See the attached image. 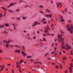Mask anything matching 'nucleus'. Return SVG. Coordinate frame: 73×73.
<instances>
[{
  "label": "nucleus",
  "mask_w": 73,
  "mask_h": 73,
  "mask_svg": "<svg viewBox=\"0 0 73 73\" xmlns=\"http://www.w3.org/2000/svg\"><path fill=\"white\" fill-rule=\"evenodd\" d=\"M66 28H68L67 29V31H70V33H71V34H72V33H73V25H70V27H69V25L68 24L66 25Z\"/></svg>",
  "instance_id": "1"
},
{
  "label": "nucleus",
  "mask_w": 73,
  "mask_h": 73,
  "mask_svg": "<svg viewBox=\"0 0 73 73\" xmlns=\"http://www.w3.org/2000/svg\"><path fill=\"white\" fill-rule=\"evenodd\" d=\"M48 30H50V29L49 28L48 25H47V27L45 28V29L44 30V32H45L46 33H48Z\"/></svg>",
  "instance_id": "2"
},
{
  "label": "nucleus",
  "mask_w": 73,
  "mask_h": 73,
  "mask_svg": "<svg viewBox=\"0 0 73 73\" xmlns=\"http://www.w3.org/2000/svg\"><path fill=\"white\" fill-rule=\"evenodd\" d=\"M64 43H65V41H63L62 42V43L61 44L62 46H61V48H62V49H66L65 47V44H64Z\"/></svg>",
  "instance_id": "3"
},
{
  "label": "nucleus",
  "mask_w": 73,
  "mask_h": 73,
  "mask_svg": "<svg viewBox=\"0 0 73 73\" xmlns=\"http://www.w3.org/2000/svg\"><path fill=\"white\" fill-rule=\"evenodd\" d=\"M66 46L67 48H66V49H67V50H69V49H71V46H68V44H66Z\"/></svg>",
  "instance_id": "4"
},
{
  "label": "nucleus",
  "mask_w": 73,
  "mask_h": 73,
  "mask_svg": "<svg viewBox=\"0 0 73 73\" xmlns=\"http://www.w3.org/2000/svg\"><path fill=\"white\" fill-rule=\"evenodd\" d=\"M37 21H35L34 23V24L33 25V27H34L35 26V25H36L37 24Z\"/></svg>",
  "instance_id": "5"
},
{
  "label": "nucleus",
  "mask_w": 73,
  "mask_h": 73,
  "mask_svg": "<svg viewBox=\"0 0 73 73\" xmlns=\"http://www.w3.org/2000/svg\"><path fill=\"white\" fill-rule=\"evenodd\" d=\"M22 54L23 56H24V57H25L26 56H27V54H25V53H24V52L23 51H22Z\"/></svg>",
  "instance_id": "6"
},
{
  "label": "nucleus",
  "mask_w": 73,
  "mask_h": 73,
  "mask_svg": "<svg viewBox=\"0 0 73 73\" xmlns=\"http://www.w3.org/2000/svg\"><path fill=\"white\" fill-rule=\"evenodd\" d=\"M19 71L20 73H22V71L21 70V66L20 65H19Z\"/></svg>",
  "instance_id": "7"
},
{
  "label": "nucleus",
  "mask_w": 73,
  "mask_h": 73,
  "mask_svg": "<svg viewBox=\"0 0 73 73\" xmlns=\"http://www.w3.org/2000/svg\"><path fill=\"white\" fill-rule=\"evenodd\" d=\"M6 46L7 48H8L9 46V44L8 43V41H6Z\"/></svg>",
  "instance_id": "8"
},
{
  "label": "nucleus",
  "mask_w": 73,
  "mask_h": 73,
  "mask_svg": "<svg viewBox=\"0 0 73 73\" xmlns=\"http://www.w3.org/2000/svg\"><path fill=\"white\" fill-rule=\"evenodd\" d=\"M21 51H20V50H15V53H20V52Z\"/></svg>",
  "instance_id": "9"
},
{
  "label": "nucleus",
  "mask_w": 73,
  "mask_h": 73,
  "mask_svg": "<svg viewBox=\"0 0 73 73\" xmlns=\"http://www.w3.org/2000/svg\"><path fill=\"white\" fill-rule=\"evenodd\" d=\"M12 25L13 26V28H14V29H16V26H15V24L13 23L12 24Z\"/></svg>",
  "instance_id": "10"
},
{
  "label": "nucleus",
  "mask_w": 73,
  "mask_h": 73,
  "mask_svg": "<svg viewBox=\"0 0 73 73\" xmlns=\"http://www.w3.org/2000/svg\"><path fill=\"white\" fill-rule=\"evenodd\" d=\"M62 35L61 34L60 35H60L58 34V38H59V39H60V37H62Z\"/></svg>",
  "instance_id": "11"
},
{
  "label": "nucleus",
  "mask_w": 73,
  "mask_h": 73,
  "mask_svg": "<svg viewBox=\"0 0 73 73\" xmlns=\"http://www.w3.org/2000/svg\"><path fill=\"white\" fill-rule=\"evenodd\" d=\"M16 64V66L17 68H19V65H18V64H19V62H17Z\"/></svg>",
  "instance_id": "12"
},
{
  "label": "nucleus",
  "mask_w": 73,
  "mask_h": 73,
  "mask_svg": "<svg viewBox=\"0 0 73 73\" xmlns=\"http://www.w3.org/2000/svg\"><path fill=\"white\" fill-rule=\"evenodd\" d=\"M69 69L70 70V72L71 73H72V68L71 67H69Z\"/></svg>",
  "instance_id": "13"
},
{
  "label": "nucleus",
  "mask_w": 73,
  "mask_h": 73,
  "mask_svg": "<svg viewBox=\"0 0 73 73\" xmlns=\"http://www.w3.org/2000/svg\"><path fill=\"white\" fill-rule=\"evenodd\" d=\"M4 27H5L4 25H0V28H3Z\"/></svg>",
  "instance_id": "14"
},
{
  "label": "nucleus",
  "mask_w": 73,
  "mask_h": 73,
  "mask_svg": "<svg viewBox=\"0 0 73 73\" xmlns=\"http://www.w3.org/2000/svg\"><path fill=\"white\" fill-rule=\"evenodd\" d=\"M46 11L47 12H49V13H51V11H50V10H49L48 9H46Z\"/></svg>",
  "instance_id": "15"
},
{
  "label": "nucleus",
  "mask_w": 73,
  "mask_h": 73,
  "mask_svg": "<svg viewBox=\"0 0 73 73\" xmlns=\"http://www.w3.org/2000/svg\"><path fill=\"white\" fill-rule=\"evenodd\" d=\"M8 11L9 12H11V13H13V11L11 10V9H9Z\"/></svg>",
  "instance_id": "16"
},
{
  "label": "nucleus",
  "mask_w": 73,
  "mask_h": 73,
  "mask_svg": "<svg viewBox=\"0 0 73 73\" xmlns=\"http://www.w3.org/2000/svg\"><path fill=\"white\" fill-rule=\"evenodd\" d=\"M5 25L6 27H9V25L7 23H5Z\"/></svg>",
  "instance_id": "17"
},
{
  "label": "nucleus",
  "mask_w": 73,
  "mask_h": 73,
  "mask_svg": "<svg viewBox=\"0 0 73 73\" xmlns=\"http://www.w3.org/2000/svg\"><path fill=\"white\" fill-rule=\"evenodd\" d=\"M59 16L60 18L61 19H62V18H63V17H62V16L60 15H59Z\"/></svg>",
  "instance_id": "18"
},
{
  "label": "nucleus",
  "mask_w": 73,
  "mask_h": 73,
  "mask_svg": "<svg viewBox=\"0 0 73 73\" xmlns=\"http://www.w3.org/2000/svg\"><path fill=\"white\" fill-rule=\"evenodd\" d=\"M52 14H50L48 15V17H52Z\"/></svg>",
  "instance_id": "19"
},
{
  "label": "nucleus",
  "mask_w": 73,
  "mask_h": 73,
  "mask_svg": "<svg viewBox=\"0 0 73 73\" xmlns=\"http://www.w3.org/2000/svg\"><path fill=\"white\" fill-rule=\"evenodd\" d=\"M60 65H59V66L60 67V69H61L62 68V65L61 64H60Z\"/></svg>",
  "instance_id": "20"
},
{
  "label": "nucleus",
  "mask_w": 73,
  "mask_h": 73,
  "mask_svg": "<svg viewBox=\"0 0 73 73\" xmlns=\"http://www.w3.org/2000/svg\"><path fill=\"white\" fill-rule=\"evenodd\" d=\"M14 5V3H11L10 4V5L11 7V6H12V5Z\"/></svg>",
  "instance_id": "21"
},
{
  "label": "nucleus",
  "mask_w": 73,
  "mask_h": 73,
  "mask_svg": "<svg viewBox=\"0 0 73 73\" xmlns=\"http://www.w3.org/2000/svg\"><path fill=\"white\" fill-rule=\"evenodd\" d=\"M0 67L1 69L2 68V67H3V68H4V65H3L2 66H1V65H0Z\"/></svg>",
  "instance_id": "22"
},
{
  "label": "nucleus",
  "mask_w": 73,
  "mask_h": 73,
  "mask_svg": "<svg viewBox=\"0 0 73 73\" xmlns=\"http://www.w3.org/2000/svg\"><path fill=\"white\" fill-rule=\"evenodd\" d=\"M68 11V9L66 8H65V12H67V11Z\"/></svg>",
  "instance_id": "23"
},
{
  "label": "nucleus",
  "mask_w": 73,
  "mask_h": 73,
  "mask_svg": "<svg viewBox=\"0 0 73 73\" xmlns=\"http://www.w3.org/2000/svg\"><path fill=\"white\" fill-rule=\"evenodd\" d=\"M68 22L69 23H71L72 22V21H71V20H69L68 21Z\"/></svg>",
  "instance_id": "24"
},
{
  "label": "nucleus",
  "mask_w": 73,
  "mask_h": 73,
  "mask_svg": "<svg viewBox=\"0 0 73 73\" xmlns=\"http://www.w3.org/2000/svg\"><path fill=\"white\" fill-rule=\"evenodd\" d=\"M40 7V8H44V6L43 5H40L39 6Z\"/></svg>",
  "instance_id": "25"
},
{
  "label": "nucleus",
  "mask_w": 73,
  "mask_h": 73,
  "mask_svg": "<svg viewBox=\"0 0 73 73\" xmlns=\"http://www.w3.org/2000/svg\"><path fill=\"white\" fill-rule=\"evenodd\" d=\"M60 39L61 41H63V40H64V38H62V37H60Z\"/></svg>",
  "instance_id": "26"
},
{
  "label": "nucleus",
  "mask_w": 73,
  "mask_h": 73,
  "mask_svg": "<svg viewBox=\"0 0 73 73\" xmlns=\"http://www.w3.org/2000/svg\"><path fill=\"white\" fill-rule=\"evenodd\" d=\"M22 18L23 19V20H25V19H27V17H22Z\"/></svg>",
  "instance_id": "27"
},
{
  "label": "nucleus",
  "mask_w": 73,
  "mask_h": 73,
  "mask_svg": "<svg viewBox=\"0 0 73 73\" xmlns=\"http://www.w3.org/2000/svg\"><path fill=\"white\" fill-rule=\"evenodd\" d=\"M61 23H62V22H64V20L63 19H61Z\"/></svg>",
  "instance_id": "28"
},
{
  "label": "nucleus",
  "mask_w": 73,
  "mask_h": 73,
  "mask_svg": "<svg viewBox=\"0 0 73 73\" xmlns=\"http://www.w3.org/2000/svg\"><path fill=\"white\" fill-rule=\"evenodd\" d=\"M1 8L3 9H4V10H5V11H6V9H5L4 7H1Z\"/></svg>",
  "instance_id": "29"
},
{
  "label": "nucleus",
  "mask_w": 73,
  "mask_h": 73,
  "mask_svg": "<svg viewBox=\"0 0 73 73\" xmlns=\"http://www.w3.org/2000/svg\"><path fill=\"white\" fill-rule=\"evenodd\" d=\"M27 58H32V56H27Z\"/></svg>",
  "instance_id": "30"
},
{
  "label": "nucleus",
  "mask_w": 73,
  "mask_h": 73,
  "mask_svg": "<svg viewBox=\"0 0 73 73\" xmlns=\"http://www.w3.org/2000/svg\"><path fill=\"white\" fill-rule=\"evenodd\" d=\"M60 32L61 33H62V34H64V32L60 30Z\"/></svg>",
  "instance_id": "31"
},
{
  "label": "nucleus",
  "mask_w": 73,
  "mask_h": 73,
  "mask_svg": "<svg viewBox=\"0 0 73 73\" xmlns=\"http://www.w3.org/2000/svg\"><path fill=\"white\" fill-rule=\"evenodd\" d=\"M22 47L23 48V50H25V47H24V46H22Z\"/></svg>",
  "instance_id": "32"
},
{
  "label": "nucleus",
  "mask_w": 73,
  "mask_h": 73,
  "mask_svg": "<svg viewBox=\"0 0 73 73\" xmlns=\"http://www.w3.org/2000/svg\"><path fill=\"white\" fill-rule=\"evenodd\" d=\"M62 60H66V58H65L64 57H63V58L62 59Z\"/></svg>",
  "instance_id": "33"
},
{
  "label": "nucleus",
  "mask_w": 73,
  "mask_h": 73,
  "mask_svg": "<svg viewBox=\"0 0 73 73\" xmlns=\"http://www.w3.org/2000/svg\"><path fill=\"white\" fill-rule=\"evenodd\" d=\"M55 68H56V69H58V66H56Z\"/></svg>",
  "instance_id": "34"
},
{
  "label": "nucleus",
  "mask_w": 73,
  "mask_h": 73,
  "mask_svg": "<svg viewBox=\"0 0 73 73\" xmlns=\"http://www.w3.org/2000/svg\"><path fill=\"white\" fill-rule=\"evenodd\" d=\"M16 19L17 20H20V17L17 18Z\"/></svg>",
  "instance_id": "35"
},
{
  "label": "nucleus",
  "mask_w": 73,
  "mask_h": 73,
  "mask_svg": "<svg viewBox=\"0 0 73 73\" xmlns=\"http://www.w3.org/2000/svg\"><path fill=\"white\" fill-rule=\"evenodd\" d=\"M36 62L37 63H39V64H40V65H42V63H40V62Z\"/></svg>",
  "instance_id": "36"
},
{
  "label": "nucleus",
  "mask_w": 73,
  "mask_h": 73,
  "mask_svg": "<svg viewBox=\"0 0 73 73\" xmlns=\"http://www.w3.org/2000/svg\"><path fill=\"white\" fill-rule=\"evenodd\" d=\"M65 73H68V70H65Z\"/></svg>",
  "instance_id": "37"
},
{
  "label": "nucleus",
  "mask_w": 73,
  "mask_h": 73,
  "mask_svg": "<svg viewBox=\"0 0 73 73\" xmlns=\"http://www.w3.org/2000/svg\"><path fill=\"white\" fill-rule=\"evenodd\" d=\"M20 9H17L16 10V12H19V11Z\"/></svg>",
  "instance_id": "38"
},
{
  "label": "nucleus",
  "mask_w": 73,
  "mask_h": 73,
  "mask_svg": "<svg viewBox=\"0 0 73 73\" xmlns=\"http://www.w3.org/2000/svg\"><path fill=\"white\" fill-rule=\"evenodd\" d=\"M43 23L44 24H46L47 23V22L45 21H44L43 22Z\"/></svg>",
  "instance_id": "39"
},
{
  "label": "nucleus",
  "mask_w": 73,
  "mask_h": 73,
  "mask_svg": "<svg viewBox=\"0 0 73 73\" xmlns=\"http://www.w3.org/2000/svg\"><path fill=\"white\" fill-rule=\"evenodd\" d=\"M43 41H44L45 42L46 41V39H45V38H43Z\"/></svg>",
  "instance_id": "40"
},
{
  "label": "nucleus",
  "mask_w": 73,
  "mask_h": 73,
  "mask_svg": "<svg viewBox=\"0 0 73 73\" xmlns=\"http://www.w3.org/2000/svg\"><path fill=\"white\" fill-rule=\"evenodd\" d=\"M46 20V19H45L44 18L42 19V21H45Z\"/></svg>",
  "instance_id": "41"
},
{
  "label": "nucleus",
  "mask_w": 73,
  "mask_h": 73,
  "mask_svg": "<svg viewBox=\"0 0 73 73\" xmlns=\"http://www.w3.org/2000/svg\"><path fill=\"white\" fill-rule=\"evenodd\" d=\"M15 46H16V47H20V46H19L17 45H14Z\"/></svg>",
  "instance_id": "42"
},
{
  "label": "nucleus",
  "mask_w": 73,
  "mask_h": 73,
  "mask_svg": "<svg viewBox=\"0 0 73 73\" xmlns=\"http://www.w3.org/2000/svg\"><path fill=\"white\" fill-rule=\"evenodd\" d=\"M7 66H11V64H7Z\"/></svg>",
  "instance_id": "43"
},
{
  "label": "nucleus",
  "mask_w": 73,
  "mask_h": 73,
  "mask_svg": "<svg viewBox=\"0 0 73 73\" xmlns=\"http://www.w3.org/2000/svg\"><path fill=\"white\" fill-rule=\"evenodd\" d=\"M0 53H3V51L1 50H0Z\"/></svg>",
  "instance_id": "44"
},
{
  "label": "nucleus",
  "mask_w": 73,
  "mask_h": 73,
  "mask_svg": "<svg viewBox=\"0 0 73 73\" xmlns=\"http://www.w3.org/2000/svg\"><path fill=\"white\" fill-rule=\"evenodd\" d=\"M47 59H48V60H50L51 59H52L51 58H49L48 57H47Z\"/></svg>",
  "instance_id": "45"
},
{
  "label": "nucleus",
  "mask_w": 73,
  "mask_h": 73,
  "mask_svg": "<svg viewBox=\"0 0 73 73\" xmlns=\"http://www.w3.org/2000/svg\"><path fill=\"white\" fill-rule=\"evenodd\" d=\"M23 62V60H21V61L20 62V64H21V63H22V62Z\"/></svg>",
  "instance_id": "46"
},
{
  "label": "nucleus",
  "mask_w": 73,
  "mask_h": 73,
  "mask_svg": "<svg viewBox=\"0 0 73 73\" xmlns=\"http://www.w3.org/2000/svg\"><path fill=\"white\" fill-rule=\"evenodd\" d=\"M33 38L34 40H35L36 39V37H35V36H34V37H33Z\"/></svg>",
  "instance_id": "47"
},
{
  "label": "nucleus",
  "mask_w": 73,
  "mask_h": 73,
  "mask_svg": "<svg viewBox=\"0 0 73 73\" xmlns=\"http://www.w3.org/2000/svg\"><path fill=\"white\" fill-rule=\"evenodd\" d=\"M47 54H48V53H47L46 54H45V57H46V56H47Z\"/></svg>",
  "instance_id": "48"
},
{
  "label": "nucleus",
  "mask_w": 73,
  "mask_h": 73,
  "mask_svg": "<svg viewBox=\"0 0 73 73\" xmlns=\"http://www.w3.org/2000/svg\"><path fill=\"white\" fill-rule=\"evenodd\" d=\"M54 25L53 24H52L51 25V27H53Z\"/></svg>",
  "instance_id": "49"
},
{
  "label": "nucleus",
  "mask_w": 73,
  "mask_h": 73,
  "mask_svg": "<svg viewBox=\"0 0 73 73\" xmlns=\"http://www.w3.org/2000/svg\"><path fill=\"white\" fill-rule=\"evenodd\" d=\"M32 70L33 71H36V69H32Z\"/></svg>",
  "instance_id": "50"
},
{
  "label": "nucleus",
  "mask_w": 73,
  "mask_h": 73,
  "mask_svg": "<svg viewBox=\"0 0 73 73\" xmlns=\"http://www.w3.org/2000/svg\"><path fill=\"white\" fill-rule=\"evenodd\" d=\"M68 13L69 14H70V15H72V13L71 12H68Z\"/></svg>",
  "instance_id": "51"
},
{
  "label": "nucleus",
  "mask_w": 73,
  "mask_h": 73,
  "mask_svg": "<svg viewBox=\"0 0 73 73\" xmlns=\"http://www.w3.org/2000/svg\"><path fill=\"white\" fill-rule=\"evenodd\" d=\"M45 16L46 17H48V14L47 15H45Z\"/></svg>",
  "instance_id": "52"
},
{
  "label": "nucleus",
  "mask_w": 73,
  "mask_h": 73,
  "mask_svg": "<svg viewBox=\"0 0 73 73\" xmlns=\"http://www.w3.org/2000/svg\"><path fill=\"white\" fill-rule=\"evenodd\" d=\"M3 70V68H1V70H0V72H1V70Z\"/></svg>",
  "instance_id": "53"
},
{
  "label": "nucleus",
  "mask_w": 73,
  "mask_h": 73,
  "mask_svg": "<svg viewBox=\"0 0 73 73\" xmlns=\"http://www.w3.org/2000/svg\"><path fill=\"white\" fill-rule=\"evenodd\" d=\"M72 63H71L70 64V66H71V67H73V66L72 65Z\"/></svg>",
  "instance_id": "54"
},
{
  "label": "nucleus",
  "mask_w": 73,
  "mask_h": 73,
  "mask_svg": "<svg viewBox=\"0 0 73 73\" xmlns=\"http://www.w3.org/2000/svg\"><path fill=\"white\" fill-rule=\"evenodd\" d=\"M7 41H6V40H4V42H7Z\"/></svg>",
  "instance_id": "55"
},
{
  "label": "nucleus",
  "mask_w": 73,
  "mask_h": 73,
  "mask_svg": "<svg viewBox=\"0 0 73 73\" xmlns=\"http://www.w3.org/2000/svg\"><path fill=\"white\" fill-rule=\"evenodd\" d=\"M27 7H29L30 8H31V6H29L28 5H27Z\"/></svg>",
  "instance_id": "56"
},
{
  "label": "nucleus",
  "mask_w": 73,
  "mask_h": 73,
  "mask_svg": "<svg viewBox=\"0 0 73 73\" xmlns=\"http://www.w3.org/2000/svg\"><path fill=\"white\" fill-rule=\"evenodd\" d=\"M31 62H33V61H34V60L32 59H31Z\"/></svg>",
  "instance_id": "57"
},
{
  "label": "nucleus",
  "mask_w": 73,
  "mask_h": 73,
  "mask_svg": "<svg viewBox=\"0 0 73 73\" xmlns=\"http://www.w3.org/2000/svg\"><path fill=\"white\" fill-rule=\"evenodd\" d=\"M13 46H13V45H11V48H12V47H13Z\"/></svg>",
  "instance_id": "58"
},
{
  "label": "nucleus",
  "mask_w": 73,
  "mask_h": 73,
  "mask_svg": "<svg viewBox=\"0 0 73 73\" xmlns=\"http://www.w3.org/2000/svg\"><path fill=\"white\" fill-rule=\"evenodd\" d=\"M51 64H52V65H55V64L54 62H53Z\"/></svg>",
  "instance_id": "59"
},
{
  "label": "nucleus",
  "mask_w": 73,
  "mask_h": 73,
  "mask_svg": "<svg viewBox=\"0 0 73 73\" xmlns=\"http://www.w3.org/2000/svg\"><path fill=\"white\" fill-rule=\"evenodd\" d=\"M40 13H44L42 11H40Z\"/></svg>",
  "instance_id": "60"
},
{
  "label": "nucleus",
  "mask_w": 73,
  "mask_h": 73,
  "mask_svg": "<svg viewBox=\"0 0 73 73\" xmlns=\"http://www.w3.org/2000/svg\"><path fill=\"white\" fill-rule=\"evenodd\" d=\"M24 33H27V31L25 30H24Z\"/></svg>",
  "instance_id": "61"
},
{
  "label": "nucleus",
  "mask_w": 73,
  "mask_h": 73,
  "mask_svg": "<svg viewBox=\"0 0 73 73\" xmlns=\"http://www.w3.org/2000/svg\"><path fill=\"white\" fill-rule=\"evenodd\" d=\"M39 31H37V33L38 34H39Z\"/></svg>",
  "instance_id": "62"
},
{
  "label": "nucleus",
  "mask_w": 73,
  "mask_h": 73,
  "mask_svg": "<svg viewBox=\"0 0 73 73\" xmlns=\"http://www.w3.org/2000/svg\"><path fill=\"white\" fill-rule=\"evenodd\" d=\"M59 53L60 54H61V51H60Z\"/></svg>",
  "instance_id": "63"
},
{
  "label": "nucleus",
  "mask_w": 73,
  "mask_h": 73,
  "mask_svg": "<svg viewBox=\"0 0 73 73\" xmlns=\"http://www.w3.org/2000/svg\"><path fill=\"white\" fill-rule=\"evenodd\" d=\"M12 73H14V71L13 69L12 70Z\"/></svg>",
  "instance_id": "64"
}]
</instances>
